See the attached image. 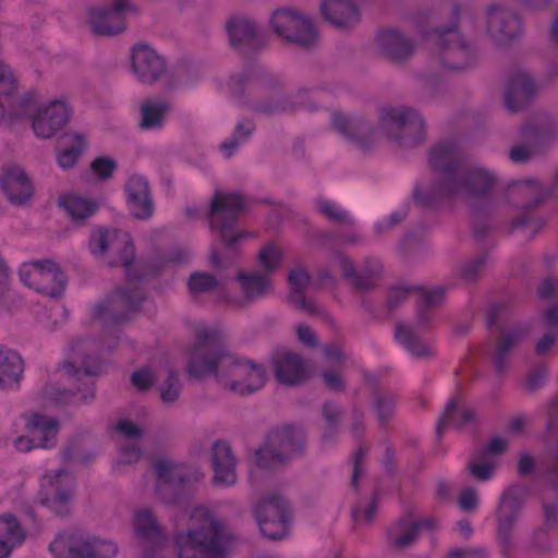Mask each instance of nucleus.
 Listing matches in <instances>:
<instances>
[{
	"label": "nucleus",
	"instance_id": "f3484780",
	"mask_svg": "<svg viewBox=\"0 0 558 558\" xmlns=\"http://www.w3.org/2000/svg\"><path fill=\"white\" fill-rule=\"evenodd\" d=\"M109 248L119 253L120 265L125 268L126 276L131 277L130 268L135 254L134 245L129 234L120 233L116 229L99 228L93 232L89 240V250L93 254L105 255Z\"/></svg>",
	"mask_w": 558,
	"mask_h": 558
},
{
	"label": "nucleus",
	"instance_id": "ddd939ff",
	"mask_svg": "<svg viewBox=\"0 0 558 558\" xmlns=\"http://www.w3.org/2000/svg\"><path fill=\"white\" fill-rule=\"evenodd\" d=\"M74 495V481L66 471L59 470L53 476L44 477L38 500L56 515L65 518L71 514Z\"/></svg>",
	"mask_w": 558,
	"mask_h": 558
},
{
	"label": "nucleus",
	"instance_id": "412c9836",
	"mask_svg": "<svg viewBox=\"0 0 558 558\" xmlns=\"http://www.w3.org/2000/svg\"><path fill=\"white\" fill-rule=\"evenodd\" d=\"M521 510V501L512 492H505L500 498L497 517V535L501 543V554L505 558H510L512 550V532L514 522Z\"/></svg>",
	"mask_w": 558,
	"mask_h": 558
},
{
	"label": "nucleus",
	"instance_id": "864d4df0",
	"mask_svg": "<svg viewBox=\"0 0 558 558\" xmlns=\"http://www.w3.org/2000/svg\"><path fill=\"white\" fill-rule=\"evenodd\" d=\"M218 280L208 272L195 271L187 280V288L192 295H199L216 290Z\"/></svg>",
	"mask_w": 558,
	"mask_h": 558
},
{
	"label": "nucleus",
	"instance_id": "393cba45",
	"mask_svg": "<svg viewBox=\"0 0 558 558\" xmlns=\"http://www.w3.org/2000/svg\"><path fill=\"white\" fill-rule=\"evenodd\" d=\"M126 204L135 219L146 220L154 214L155 206L149 183L141 175H132L124 186Z\"/></svg>",
	"mask_w": 558,
	"mask_h": 558
},
{
	"label": "nucleus",
	"instance_id": "5701e85b",
	"mask_svg": "<svg viewBox=\"0 0 558 558\" xmlns=\"http://www.w3.org/2000/svg\"><path fill=\"white\" fill-rule=\"evenodd\" d=\"M333 129L355 143L363 150H369L374 145L375 128L363 117H350L340 112L331 116Z\"/></svg>",
	"mask_w": 558,
	"mask_h": 558
},
{
	"label": "nucleus",
	"instance_id": "e433bc0d",
	"mask_svg": "<svg viewBox=\"0 0 558 558\" xmlns=\"http://www.w3.org/2000/svg\"><path fill=\"white\" fill-rule=\"evenodd\" d=\"M412 513L407 512L398 519L396 524L388 529L387 539L389 545L397 550L412 546L418 538L417 525L411 519Z\"/></svg>",
	"mask_w": 558,
	"mask_h": 558
},
{
	"label": "nucleus",
	"instance_id": "e2e57ef3",
	"mask_svg": "<svg viewBox=\"0 0 558 558\" xmlns=\"http://www.w3.org/2000/svg\"><path fill=\"white\" fill-rule=\"evenodd\" d=\"M486 263V254L473 258L466 262L460 268V277L465 281H475L478 277V271L484 267Z\"/></svg>",
	"mask_w": 558,
	"mask_h": 558
},
{
	"label": "nucleus",
	"instance_id": "c9c22d12",
	"mask_svg": "<svg viewBox=\"0 0 558 558\" xmlns=\"http://www.w3.org/2000/svg\"><path fill=\"white\" fill-rule=\"evenodd\" d=\"M95 384L93 383L86 391L81 389L72 390L60 388L56 385H47L44 388V397L54 407H66L72 404H83L95 399Z\"/></svg>",
	"mask_w": 558,
	"mask_h": 558
},
{
	"label": "nucleus",
	"instance_id": "774afa93",
	"mask_svg": "<svg viewBox=\"0 0 558 558\" xmlns=\"http://www.w3.org/2000/svg\"><path fill=\"white\" fill-rule=\"evenodd\" d=\"M250 81V75L247 73H239L232 75L228 83V88L232 96L238 98L245 97L246 85Z\"/></svg>",
	"mask_w": 558,
	"mask_h": 558
},
{
	"label": "nucleus",
	"instance_id": "9d476101",
	"mask_svg": "<svg viewBox=\"0 0 558 558\" xmlns=\"http://www.w3.org/2000/svg\"><path fill=\"white\" fill-rule=\"evenodd\" d=\"M260 533L268 539L279 541L289 534L292 510L289 502L279 494H269L253 508Z\"/></svg>",
	"mask_w": 558,
	"mask_h": 558
},
{
	"label": "nucleus",
	"instance_id": "dca6fc26",
	"mask_svg": "<svg viewBox=\"0 0 558 558\" xmlns=\"http://www.w3.org/2000/svg\"><path fill=\"white\" fill-rule=\"evenodd\" d=\"M336 263L341 268L342 278L348 281L355 291L366 292L378 287L383 277V265L376 258H365L360 269L356 268L343 252L336 251L333 253Z\"/></svg>",
	"mask_w": 558,
	"mask_h": 558
},
{
	"label": "nucleus",
	"instance_id": "0eeeda50",
	"mask_svg": "<svg viewBox=\"0 0 558 558\" xmlns=\"http://www.w3.org/2000/svg\"><path fill=\"white\" fill-rule=\"evenodd\" d=\"M460 15V5L454 3L450 24L434 31L439 35L441 63L450 71H464L471 69L477 62L476 49L458 34Z\"/></svg>",
	"mask_w": 558,
	"mask_h": 558
},
{
	"label": "nucleus",
	"instance_id": "f8f14e48",
	"mask_svg": "<svg viewBox=\"0 0 558 558\" xmlns=\"http://www.w3.org/2000/svg\"><path fill=\"white\" fill-rule=\"evenodd\" d=\"M31 270H21L20 277L29 288L37 292L60 299L68 284V277L60 266L51 259L32 260Z\"/></svg>",
	"mask_w": 558,
	"mask_h": 558
},
{
	"label": "nucleus",
	"instance_id": "69168bd1",
	"mask_svg": "<svg viewBox=\"0 0 558 558\" xmlns=\"http://www.w3.org/2000/svg\"><path fill=\"white\" fill-rule=\"evenodd\" d=\"M318 207L322 214H324L331 221L339 225H349L350 219L347 213L339 210L329 201L322 199L318 202Z\"/></svg>",
	"mask_w": 558,
	"mask_h": 558
},
{
	"label": "nucleus",
	"instance_id": "473e14b6",
	"mask_svg": "<svg viewBox=\"0 0 558 558\" xmlns=\"http://www.w3.org/2000/svg\"><path fill=\"white\" fill-rule=\"evenodd\" d=\"M26 429L31 438L34 439L36 448H51L57 444L59 421L53 417H46L39 413H34L26 422Z\"/></svg>",
	"mask_w": 558,
	"mask_h": 558
},
{
	"label": "nucleus",
	"instance_id": "f03ea898",
	"mask_svg": "<svg viewBox=\"0 0 558 558\" xmlns=\"http://www.w3.org/2000/svg\"><path fill=\"white\" fill-rule=\"evenodd\" d=\"M185 533L174 534L179 558H227V547L233 542L219 521L209 513L194 514Z\"/></svg>",
	"mask_w": 558,
	"mask_h": 558
},
{
	"label": "nucleus",
	"instance_id": "bf43d9fd",
	"mask_svg": "<svg viewBox=\"0 0 558 558\" xmlns=\"http://www.w3.org/2000/svg\"><path fill=\"white\" fill-rule=\"evenodd\" d=\"M369 451V447L359 441V446L356 450L352 454V476H351V487L354 490H359L360 487V477L362 475V464L366 459Z\"/></svg>",
	"mask_w": 558,
	"mask_h": 558
},
{
	"label": "nucleus",
	"instance_id": "c756f323",
	"mask_svg": "<svg viewBox=\"0 0 558 558\" xmlns=\"http://www.w3.org/2000/svg\"><path fill=\"white\" fill-rule=\"evenodd\" d=\"M498 330L500 332V337L496 342L492 361L496 373L501 375L507 367V357L529 333L530 327L527 325H517L510 330H506V328L500 325L498 326Z\"/></svg>",
	"mask_w": 558,
	"mask_h": 558
},
{
	"label": "nucleus",
	"instance_id": "f704fd0d",
	"mask_svg": "<svg viewBox=\"0 0 558 558\" xmlns=\"http://www.w3.org/2000/svg\"><path fill=\"white\" fill-rule=\"evenodd\" d=\"M244 232H227L226 238L222 232H218L220 248L211 247L209 263L216 269L234 264L239 256V244L244 239Z\"/></svg>",
	"mask_w": 558,
	"mask_h": 558
},
{
	"label": "nucleus",
	"instance_id": "6e6d98bb",
	"mask_svg": "<svg viewBox=\"0 0 558 558\" xmlns=\"http://www.w3.org/2000/svg\"><path fill=\"white\" fill-rule=\"evenodd\" d=\"M181 381L175 369H169L168 376L160 387V399L165 403H174L181 393Z\"/></svg>",
	"mask_w": 558,
	"mask_h": 558
},
{
	"label": "nucleus",
	"instance_id": "bb28decb",
	"mask_svg": "<svg viewBox=\"0 0 558 558\" xmlns=\"http://www.w3.org/2000/svg\"><path fill=\"white\" fill-rule=\"evenodd\" d=\"M0 186L14 205H24L33 195L34 186L24 169L17 166L0 172Z\"/></svg>",
	"mask_w": 558,
	"mask_h": 558
},
{
	"label": "nucleus",
	"instance_id": "49530a36",
	"mask_svg": "<svg viewBox=\"0 0 558 558\" xmlns=\"http://www.w3.org/2000/svg\"><path fill=\"white\" fill-rule=\"evenodd\" d=\"M375 402V410L381 428L386 429L395 412V399L390 395L380 391L378 383L374 377H367Z\"/></svg>",
	"mask_w": 558,
	"mask_h": 558
},
{
	"label": "nucleus",
	"instance_id": "20e7f679",
	"mask_svg": "<svg viewBox=\"0 0 558 558\" xmlns=\"http://www.w3.org/2000/svg\"><path fill=\"white\" fill-rule=\"evenodd\" d=\"M307 433L298 424L271 427L263 444L254 450L255 464L263 470H275L288 465L292 459L306 453Z\"/></svg>",
	"mask_w": 558,
	"mask_h": 558
},
{
	"label": "nucleus",
	"instance_id": "72a5a7b5",
	"mask_svg": "<svg viewBox=\"0 0 558 558\" xmlns=\"http://www.w3.org/2000/svg\"><path fill=\"white\" fill-rule=\"evenodd\" d=\"M86 148V138L78 132H65L57 140V162L62 169L73 168Z\"/></svg>",
	"mask_w": 558,
	"mask_h": 558
},
{
	"label": "nucleus",
	"instance_id": "a878e982",
	"mask_svg": "<svg viewBox=\"0 0 558 558\" xmlns=\"http://www.w3.org/2000/svg\"><path fill=\"white\" fill-rule=\"evenodd\" d=\"M536 95L534 80L522 71L512 73L505 89V106L510 112L526 108Z\"/></svg>",
	"mask_w": 558,
	"mask_h": 558
},
{
	"label": "nucleus",
	"instance_id": "3c124183",
	"mask_svg": "<svg viewBox=\"0 0 558 558\" xmlns=\"http://www.w3.org/2000/svg\"><path fill=\"white\" fill-rule=\"evenodd\" d=\"M322 415L327 424L323 438H331L339 429L340 421L344 415V410L339 408L335 402L328 400L322 405Z\"/></svg>",
	"mask_w": 558,
	"mask_h": 558
},
{
	"label": "nucleus",
	"instance_id": "58836bf2",
	"mask_svg": "<svg viewBox=\"0 0 558 558\" xmlns=\"http://www.w3.org/2000/svg\"><path fill=\"white\" fill-rule=\"evenodd\" d=\"M93 318L106 325L114 326L126 323L129 315L113 292L94 306Z\"/></svg>",
	"mask_w": 558,
	"mask_h": 558
},
{
	"label": "nucleus",
	"instance_id": "4d7b16f0",
	"mask_svg": "<svg viewBox=\"0 0 558 558\" xmlns=\"http://www.w3.org/2000/svg\"><path fill=\"white\" fill-rule=\"evenodd\" d=\"M415 290L420 295L416 305L421 307L425 306L434 310L439 307L445 300L446 290L444 288L426 289L424 287H415Z\"/></svg>",
	"mask_w": 558,
	"mask_h": 558
},
{
	"label": "nucleus",
	"instance_id": "0e129e2a",
	"mask_svg": "<svg viewBox=\"0 0 558 558\" xmlns=\"http://www.w3.org/2000/svg\"><path fill=\"white\" fill-rule=\"evenodd\" d=\"M131 383L138 391L146 392L154 386L155 379L150 369L143 367L132 373Z\"/></svg>",
	"mask_w": 558,
	"mask_h": 558
},
{
	"label": "nucleus",
	"instance_id": "37998d69",
	"mask_svg": "<svg viewBox=\"0 0 558 558\" xmlns=\"http://www.w3.org/2000/svg\"><path fill=\"white\" fill-rule=\"evenodd\" d=\"M555 132V125L551 121L525 123L520 129L521 142L519 144L526 145L534 150L551 138Z\"/></svg>",
	"mask_w": 558,
	"mask_h": 558
},
{
	"label": "nucleus",
	"instance_id": "052dcab7",
	"mask_svg": "<svg viewBox=\"0 0 558 558\" xmlns=\"http://www.w3.org/2000/svg\"><path fill=\"white\" fill-rule=\"evenodd\" d=\"M117 167H118L117 161L107 156L96 157L90 162L92 171L101 181H106V180L110 179L113 175V172L117 169Z\"/></svg>",
	"mask_w": 558,
	"mask_h": 558
},
{
	"label": "nucleus",
	"instance_id": "c03bdc74",
	"mask_svg": "<svg viewBox=\"0 0 558 558\" xmlns=\"http://www.w3.org/2000/svg\"><path fill=\"white\" fill-rule=\"evenodd\" d=\"M236 280L241 283L243 294L250 301L265 295L271 290L272 286L269 276L258 271L248 275L240 270L236 275Z\"/></svg>",
	"mask_w": 558,
	"mask_h": 558
},
{
	"label": "nucleus",
	"instance_id": "4be33fe9",
	"mask_svg": "<svg viewBox=\"0 0 558 558\" xmlns=\"http://www.w3.org/2000/svg\"><path fill=\"white\" fill-rule=\"evenodd\" d=\"M522 31L520 17L512 11L506 10L496 3L487 8V32L499 45L515 39Z\"/></svg>",
	"mask_w": 558,
	"mask_h": 558
},
{
	"label": "nucleus",
	"instance_id": "a18cd8bd",
	"mask_svg": "<svg viewBox=\"0 0 558 558\" xmlns=\"http://www.w3.org/2000/svg\"><path fill=\"white\" fill-rule=\"evenodd\" d=\"M395 338L415 357H429L433 354L430 348L416 336L413 328L400 322L396 324Z\"/></svg>",
	"mask_w": 558,
	"mask_h": 558
},
{
	"label": "nucleus",
	"instance_id": "39448f33",
	"mask_svg": "<svg viewBox=\"0 0 558 558\" xmlns=\"http://www.w3.org/2000/svg\"><path fill=\"white\" fill-rule=\"evenodd\" d=\"M379 125L386 137L403 148L425 141V123L420 113L409 107L381 109Z\"/></svg>",
	"mask_w": 558,
	"mask_h": 558
},
{
	"label": "nucleus",
	"instance_id": "09e8293b",
	"mask_svg": "<svg viewBox=\"0 0 558 558\" xmlns=\"http://www.w3.org/2000/svg\"><path fill=\"white\" fill-rule=\"evenodd\" d=\"M154 472L156 475V484H163L168 482L184 483L189 482L190 477L186 473L182 472L181 465L172 461L159 459L154 462Z\"/></svg>",
	"mask_w": 558,
	"mask_h": 558
},
{
	"label": "nucleus",
	"instance_id": "5fc2aeb1",
	"mask_svg": "<svg viewBox=\"0 0 558 558\" xmlns=\"http://www.w3.org/2000/svg\"><path fill=\"white\" fill-rule=\"evenodd\" d=\"M282 256V251L276 244L268 243L260 248L257 259L268 275L279 267Z\"/></svg>",
	"mask_w": 558,
	"mask_h": 558
},
{
	"label": "nucleus",
	"instance_id": "2f4dec72",
	"mask_svg": "<svg viewBox=\"0 0 558 558\" xmlns=\"http://www.w3.org/2000/svg\"><path fill=\"white\" fill-rule=\"evenodd\" d=\"M506 198L512 206L527 210L544 202L545 195L535 181L527 179L510 183L506 190Z\"/></svg>",
	"mask_w": 558,
	"mask_h": 558
},
{
	"label": "nucleus",
	"instance_id": "4c0bfd02",
	"mask_svg": "<svg viewBox=\"0 0 558 558\" xmlns=\"http://www.w3.org/2000/svg\"><path fill=\"white\" fill-rule=\"evenodd\" d=\"M460 407V399L458 396L452 397L442 414L439 416L437 424H436V433L439 437H441L444 430L449 426L452 425L456 429L461 430L464 428L465 425L474 422L477 417L476 411L473 408H465L462 409L459 415L458 420H454V415L458 412V409Z\"/></svg>",
	"mask_w": 558,
	"mask_h": 558
},
{
	"label": "nucleus",
	"instance_id": "680f3d73",
	"mask_svg": "<svg viewBox=\"0 0 558 558\" xmlns=\"http://www.w3.org/2000/svg\"><path fill=\"white\" fill-rule=\"evenodd\" d=\"M289 303L310 315L328 317V314L315 301L307 300L304 294L292 296Z\"/></svg>",
	"mask_w": 558,
	"mask_h": 558
},
{
	"label": "nucleus",
	"instance_id": "a19ab883",
	"mask_svg": "<svg viewBox=\"0 0 558 558\" xmlns=\"http://www.w3.org/2000/svg\"><path fill=\"white\" fill-rule=\"evenodd\" d=\"M170 109L171 105L168 100H144L140 107V128L142 130H154L161 128Z\"/></svg>",
	"mask_w": 558,
	"mask_h": 558
},
{
	"label": "nucleus",
	"instance_id": "2eb2a0df",
	"mask_svg": "<svg viewBox=\"0 0 558 558\" xmlns=\"http://www.w3.org/2000/svg\"><path fill=\"white\" fill-rule=\"evenodd\" d=\"M495 178L490 172L482 168H473L461 173L453 181V187H449L441 195V203L454 201L459 197L471 201L485 198L492 191Z\"/></svg>",
	"mask_w": 558,
	"mask_h": 558
},
{
	"label": "nucleus",
	"instance_id": "338daca9",
	"mask_svg": "<svg viewBox=\"0 0 558 558\" xmlns=\"http://www.w3.org/2000/svg\"><path fill=\"white\" fill-rule=\"evenodd\" d=\"M16 92V80L10 71L0 63V100H9Z\"/></svg>",
	"mask_w": 558,
	"mask_h": 558
},
{
	"label": "nucleus",
	"instance_id": "1a4fd4ad",
	"mask_svg": "<svg viewBox=\"0 0 558 558\" xmlns=\"http://www.w3.org/2000/svg\"><path fill=\"white\" fill-rule=\"evenodd\" d=\"M49 549L56 558H113L118 551L114 543L76 531L59 534Z\"/></svg>",
	"mask_w": 558,
	"mask_h": 558
},
{
	"label": "nucleus",
	"instance_id": "b1692460",
	"mask_svg": "<svg viewBox=\"0 0 558 558\" xmlns=\"http://www.w3.org/2000/svg\"><path fill=\"white\" fill-rule=\"evenodd\" d=\"M71 119V111L62 101L53 100L39 109L32 118V128L37 136L50 138L63 129Z\"/></svg>",
	"mask_w": 558,
	"mask_h": 558
},
{
	"label": "nucleus",
	"instance_id": "aec40b11",
	"mask_svg": "<svg viewBox=\"0 0 558 558\" xmlns=\"http://www.w3.org/2000/svg\"><path fill=\"white\" fill-rule=\"evenodd\" d=\"M271 363L275 379L287 387L301 386L311 378L308 366L299 353L292 351L276 353Z\"/></svg>",
	"mask_w": 558,
	"mask_h": 558
},
{
	"label": "nucleus",
	"instance_id": "de8ad7c7",
	"mask_svg": "<svg viewBox=\"0 0 558 558\" xmlns=\"http://www.w3.org/2000/svg\"><path fill=\"white\" fill-rule=\"evenodd\" d=\"M158 497L167 505H180L187 501L191 497L189 482L156 484Z\"/></svg>",
	"mask_w": 558,
	"mask_h": 558
},
{
	"label": "nucleus",
	"instance_id": "13d9d810",
	"mask_svg": "<svg viewBox=\"0 0 558 558\" xmlns=\"http://www.w3.org/2000/svg\"><path fill=\"white\" fill-rule=\"evenodd\" d=\"M1 533L10 539L21 543L25 539V532L23 531L20 521L13 514L0 515Z\"/></svg>",
	"mask_w": 558,
	"mask_h": 558
},
{
	"label": "nucleus",
	"instance_id": "6e6552de",
	"mask_svg": "<svg viewBox=\"0 0 558 558\" xmlns=\"http://www.w3.org/2000/svg\"><path fill=\"white\" fill-rule=\"evenodd\" d=\"M269 24L277 36L296 48L312 49L318 43V33L311 19L291 8L276 9Z\"/></svg>",
	"mask_w": 558,
	"mask_h": 558
},
{
	"label": "nucleus",
	"instance_id": "f257e3e1",
	"mask_svg": "<svg viewBox=\"0 0 558 558\" xmlns=\"http://www.w3.org/2000/svg\"><path fill=\"white\" fill-rule=\"evenodd\" d=\"M189 354L185 373L192 380H203L211 375L225 389L241 396L256 392L266 383V367L229 353L222 335L217 330L197 329Z\"/></svg>",
	"mask_w": 558,
	"mask_h": 558
},
{
	"label": "nucleus",
	"instance_id": "7ed1b4c3",
	"mask_svg": "<svg viewBox=\"0 0 558 558\" xmlns=\"http://www.w3.org/2000/svg\"><path fill=\"white\" fill-rule=\"evenodd\" d=\"M428 163L434 173L433 182L426 192L418 186L413 191V198L424 208H433L441 203V195L461 173L464 155L460 146L452 141H441L429 148Z\"/></svg>",
	"mask_w": 558,
	"mask_h": 558
},
{
	"label": "nucleus",
	"instance_id": "a211bd4d",
	"mask_svg": "<svg viewBox=\"0 0 558 558\" xmlns=\"http://www.w3.org/2000/svg\"><path fill=\"white\" fill-rule=\"evenodd\" d=\"M133 527L144 548L143 558H156V555L167 546L168 536L150 510L138 511L134 517Z\"/></svg>",
	"mask_w": 558,
	"mask_h": 558
},
{
	"label": "nucleus",
	"instance_id": "603ef678",
	"mask_svg": "<svg viewBox=\"0 0 558 558\" xmlns=\"http://www.w3.org/2000/svg\"><path fill=\"white\" fill-rule=\"evenodd\" d=\"M287 280L290 287L288 295V301H290L294 295L304 294L311 283L312 276L304 266L300 265L289 271Z\"/></svg>",
	"mask_w": 558,
	"mask_h": 558
},
{
	"label": "nucleus",
	"instance_id": "7c9ffc66",
	"mask_svg": "<svg viewBox=\"0 0 558 558\" xmlns=\"http://www.w3.org/2000/svg\"><path fill=\"white\" fill-rule=\"evenodd\" d=\"M320 13L337 28H348L360 21V10L353 0H323Z\"/></svg>",
	"mask_w": 558,
	"mask_h": 558
},
{
	"label": "nucleus",
	"instance_id": "c85d7f7f",
	"mask_svg": "<svg viewBox=\"0 0 558 558\" xmlns=\"http://www.w3.org/2000/svg\"><path fill=\"white\" fill-rule=\"evenodd\" d=\"M214 470V482L225 485H232L236 481V459L230 444L223 439L214 442L210 452Z\"/></svg>",
	"mask_w": 558,
	"mask_h": 558
},
{
	"label": "nucleus",
	"instance_id": "ea45409f",
	"mask_svg": "<svg viewBox=\"0 0 558 558\" xmlns=\"http://www.w3.org/2000/svg\"><path fill=\"white\" fill-rule=\"evenodd\" d=\"M23 371V360L16 352L0 348V387L19 385Z\"/></svg>",
	"mask_w": 558,
	"mask_h": 558
},
{
	"label": "nucleus",
	"instance_id": "423d86ee",
	"mask_svg": "<svg viewBox=\"0 0 558 558\" xmlns=\"http://www.w3.org/2000/svg\"><path fill=\"white\" fill-rule=\"evenodd\" d=\"M230 48L245 60H254L268 45L263 26L245 13L230 14L223 26Z\"/></svg>",
	"mask_w": 558,
	"mask_h": 558
},
{
	"label": "nucleus",
	"instance_id": "cd10ccee",
	"mask_svg": "<svg viewBox=\"0 0 558 558\" xmlns=\"http://www.w3.org/2000/svg\"><path fill=\"white\" fill-rule=\"evenodd\" d=\"M380 52L392 62L410 59L415 50V44L397 29H380L376 35Z\"/></svg>",
	"mask_w": 558,
	"mask_h": 558
},
{
	"label": "nucleus",
	"instance_id": "6ab92c4d",
	"mask_svg": "<svg viewBox=\"0 0 558 558\" xmlns=\"http://www.w3.org/2000/svg\"><path fill=\"white\" fill-rule=\"evenodd\" d=\"M131 66L137 78L148 85L167 75L166 60L147 45H135L131 53Z\"/></svg>",
	"mask_w": 558,
	"mask_h": 558
},
{
	"label": "nucleus",
	"instance_id": "4468645a",
	"mask_svg": "<svg viewBox=\"0 0 558 558\" xmlns=\"http://www.w3.org/2000/svg\"><path fill=\"white\" fill-rule=\"evenodd\" d=\"M138 11L130 0H113L109 5L94 8L88 11V24L97 36H113L125 31V19Z\"/></svg>",
	"mask_w": 558,
	"mask_h": 558
},
{
	"label": "nucleus",
	"instance_id": "8fccbe9b",
	"mask_svg": "<svg viewBox=\"0 0 558 558\" xmlns=\"http://www.w3.org/2000/svg\"><path fill=\"white\" fill-rule=\"evenodd\" d=\"M114 294L119 298L121 305L130 312H137L142 303L146 300V294L138 286L119 287L114 290Z\"/></svg>",
	"mask_w": 558,
	"mask_h": 558
},
{
	"label": "nucleus",
	"instance_id": "9b49d317",
	"mask_svg": "<svg viewBox=\"0 0 558 558\" xmlns=\"http://www.w3.org/2000/svg\"><path fill=\"white\" fill-rule=\"evenodd\" d=\"M248 207L246 197L241 193L215 191L207 213L210 228L218 229V232H222L223 238L227 232H241L236 229V225Z\"/></svg>",
	"mask_w": 558,
	"mask_h": 558
},
{
	"label": "nucleus",
	"instance_id": "79ce46f5",
	"mask_svg": "<svg viewBox=\"0 0 558 558\" xmlns=\"http://www.w3.org/2000/svg\"><path fill=\"white\" fill-rule=\"evenodd\" d=\"M59 205L64 208L72 221L77 225L93 216L99 208L96 201L87 199L77 195H65L60 198Z\"/></svg>",
	"mask_w": 558,
	"mask_h": 558
}]
</instances>
